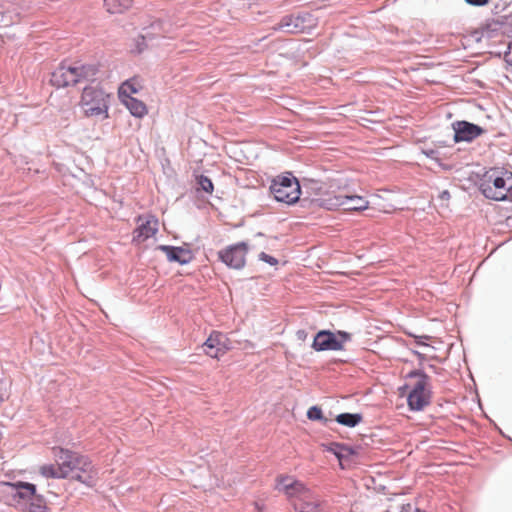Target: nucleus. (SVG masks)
<instances>
[{
  "instance_id": "23",
  "label": "nucleus",
  "mask_w": 512,
  "mask_h": 512,
  "mask_svg": "<svg viewBox=\"0 0 512 512\" xmlns=\"http://www.w3.org/2000/svg\"><path fill=\"white\" fill-rule=\"evenodd\" d=\"M325 447L327 451L334 454L339 460L343 459L346 456L354 454V450L343 443L332 442Z\"/></svg>"
},
{
  "instance_id": "12",
  "label": "nucleus",
  "mask_w": 512,
  "mask_h": 512,
  "mask_svg": "<svg viewBox=\"0 0 512 512\" xmlns=\"http://www.w3.org/2000/svg\"><path fill=\"white\" fill-rule=\"evenodd\" d=\"M431 401V390L429 386L422 383H415L407 395V404L411 411H422Z\"/></svg>"
},
{
  "instance_id": "8",
  "label": "nucleus",
  "mask_w": 512,
  "mask_h": 512,
  "mask_svg": "<svg viewBox=\"0 0 512 512\" xmlns=\"http://www.w3.org/2000/svg\"><path fill=\"white\" fill-rule=\"evenodd\" d=\"M74 462L69 476L88 487H93L96 483V472L90 459L87 456L77 455Z\"/></svg>"
},
{
  "instance_id": "42",
  "label": "nucleus",
  "mask_w": 512,
  "mask_h": 512,
  "mask_svg": "<svg viewBox=\"0 0 512 512\" xmlns=\"http://www.w3.org/2000/svg\"><path fill=\"white\" fill-rule=\"evenodd\" d=\"M413 353L418 357L420 361H423L425 359V356L422 353L418 351H413Z\"/></svg>"
},
{
  "instance_id": "31",
  "label": "nucleus",
  "mask_w": 512,
  "mask_h": 512,
  "mask_svg": "<svg viewBox=\"0 0 512 512\" xmlns=\"http://www.w3.org/2000/svg\"><path fill=\"white\" fill-rule=\"evenodd\" d=\"M407 378H417L418 380L416 383H422L423 386L430 385V377L423 370L420 369L410 371L407 374Z\"/></svg>"
},
{
  "instance_id": "46",
  "label": "nucleus",
  "mask_w": 512,
  "mask_h": 512,
  "mask_svg": "<svg viewBox=\"0 0 512 512\" xmlns=\"http://www.w3.org/2000/svg\"><path fill=\"white\" fill-rule=\"evenodd\" d=\"M4 398L2 396V394H0V403L3 402Z\"/></svg>"
},
{
  "instance_id": "40",
  "label": "nucleus",
  "mask_w": 512,
  "mask_h": 512,
  "mask_svg": "<svg viewBox=\"0 0 512 512\" xmlns=\"http://www.w3.org/2000/svg\"><path fill=\"white\" fill-rule=\"evenodd\" d=\"M297 337L298 339L300 340H303L306 338V332L304 330H299L297 331Z\"/></svg>"
},
{
  "instance_id": "20",
  "label": "nucleus",
  "mask_w": 512,
  "mask_h": 512,
  "mask_svg": "<svg viewBox=\"0 0 512 512\" xmlns=\"http://www.w3.org/2000/svg\"><path fill=\"white\" fill-rule=\"evenodd\" d=\"M77 453L72 452L64 448H54V456L57 461V465L61 468V471L68 477L70 475L74 460H76Z\"/></svg>"
},
{
  "instance_id": "13",
  "label": "nucleus",
  "mask_w": 512,
  "mask_h": 512,
  "mask_svg": "<svg viewBox=\"0 0 512 512\" xmlns=\"http://www.w3.org/2000/svg\"><path fill=\"white\" fill-rule=\"evenodd\" d=\"M140 224L134 231L133 241H144L153 237L158 232L159 221L154 215L139 216Z\"/></svg>"
},
{
  "instance_id": "19",
  "label": "nucleus",
  "mask_w": 512,
  "mask_h": 512,
  "mask_svg": "<svg viewBox=\"0 0 512 512\" xmlns=\"http://www.w3.org/2000/svg\"><path fill=\"white\" fill-rule=\"evenodd\" d=\"M3 485L10 490V493L14 497H18L23 500H30L36 494V485L30 482H6Z\"/></svg>"
},
{
  "instance_id": "4",
  "label": "nucleus",
  "mask_w": 512,
  "mask_h": 512,
  "mask_svg": "<svg viewBox=\"0 0 512 512\" xmlns=\"http://www.w3.org/2000/svg\"><path fill=\"white\" fill-rule=\"evenodd\" d=\"M318 25V18L309 11H299L283 16L273 30L286 34H309Z\"/></svg>"
},
{
  "instance_id": "30",
  "label": "nucleus",
  "mask_w": 512,
  "mask_h": 512,
  "mask_svg": "<svg viewBox=\"0 0 512 512\" xmlns=\"http://www.w3.org/2000/svg\"><path fill=\"white\" fill-rule=\"evenodd\" d=\"M197 184L199 186L198 190H202L206 193L211 194L214 190L212 180L205 175H200L199 177H197Z\"/></svg>"
},
{
  "instance_id": "44",
  "label": "nucleus",
  "mask_w": 512,
  "mask_h": 512,
  "mask_svg": "<svg viewBox=\"0 0 512 512\" xmlns=\"http://www.w3.org/2000/svg\"><path fill=\"white\" fill-rule=\"evenodd\" d=\"M255 236H257V237H262V236H264V234H263L262 232H258V233H256V235H255Z\"/></svg>"
},
{
  "instance_id": "5",
  "label": "nucleus",
  "mask_w": 512,
  "mask_h": 512,
  "mask_svg": "<svg viewBox=\"0 0 512 512\" xmlns=\"http://www.w3.org/2000/svg\"><path fill=\"white\" fill-rule=\"evenodd\" d=\"M313 202L320 206V208L327 210H335L341 206H346L345 209L349 211H363L369 205V202L362 196L342 193L327 195L325 198H318L313 200Z\"/></svg>"
},
{
  "instance_id": "41",
  "label": "nucleus",
  "mask_w": 512,
  "mask_h": 512,
  "mask_svg": "<svg viewBox=\"0 0 512 512\" xmlns=\"http://www.w3.org/2000/svg\"><path fill=\"white\" fill-rule=\"evenodd\" d=\"M426 338H428V337H427V336H421V337H418V336H417V337H416V343H417L418 345H425V344H424V342L422 341V339H426Z\"/></svg>"
},
{
  "instance_id": "11",
  "label": "nucleus",
  "mask_w": 512,
  "mask_h": 512,
  "mask_svg": "<svg viewBox=\"0 0 512 512\" xmlns=\"http://www.w3.org/2000/svg\"><path fill=\"white\" fill-rule=\"evenodd\" d=\"M203 346L205 353L212 358H219L231 348L227 336L219 331H213Z\"/></svg>"
},
{
  "instance_id": "1",
  "label": "nucleus",
  "mask_w": 512,
  "mask_h": 512,
  "mask_svg": "<svg viewBox=\"0 0 512 512\" xmlns=\"http://www.w3.org/2000/svg\"><path fill=\"white\" fill-rule=\"evenodd\" d=\"M269 191L277 202L288 206L300 202L302 207H306L309 200L308 197H301L303 195L301 184L292 172H285L274 177L271 180Z\"/></svg>"
},
{
  "instance_id": "2",
  "label": "nucleus",
  "mask_w": 512,
  "mask_h": 512,
  "mask_svg": "<svg viewBox=\"0 0 512 512\" xmlns=\"http://www.w3.org/2000/svg\"><path fill=\"white\" fill-rule=\"evenodd\" d=\"M111 94L99 86H86L81 95V107L88 117H97L101 120L109 117L108 109Z\"/></svg>"
},
{
  "instance_id": "25",
  "label": "nucleus",
  "mask_w": 512,
  "mask_h": 512,
  "mask_svg": "<svg viewBox=\"0 0 512 512\" xmlns=\"http://www.w3.org/2000/svg\"><path fill=\"white\" fill-rule=\"evenodd\" d=\"M132 5V0H104V6L111 14L122 13Z\"/></svg>"
},
{
  "instance_id": "45",
  "label": "nucleus",
  "mask_w": 512,
  "mask_h": 512,
  "mask_svg": "<svg viewBox=\"0 0 512 512\" xmlns=\"http://www.w3.org/2000/svg\"><path fill=\"white\" fill-rule=\"evenodd\" d=\"M429 368L432 369L433 371L436 370V366H434V365H429Z\"/></svg>"
},
{
  "instance_id": "36",
  "label": "nucleus",
  "mask_w": 512,
  "mask_h": 512,
  "mask_svg": "<svg viewBox=\"0 0 512 512\" xmlns=\"http://www.w3.org/2000/svg\"><path fill=\"white\" fill-rule=\"evenodd\" d=\"M468 5L482 7L488 4L489 0H464Z\"/></svg>"
},
{
  "instance_id": "9",
  "label": "nucleus",
  "mask_w": 512,
  "mask_h": 512,
  "mask_svg": "<svg viewBox=\"0 0 512 512\" xmlns=\"http://www.w3.org/2000/svg\"><path fill=\"white\" fill-rule=\"evenodd\" d=\"M248 248L246 242H239L230 245L224 250L218 252L219 259L228 267L240 270L246 264V254Z\"/></svg>"
},
{
  "instance_id": "33",
  "label": "nucleus",
  "mask_w": 512,
  "mask_h": 512,
  "mask_svg": "<svg viewBox=\"0 0 512 512\" xmlns=\"http://www.w3.org/2000/svg\"><path fill=\"white\" fill-rule=\"evenodd\" d=\"M259 260L269 264L270 266H275L278 264V259H276L275 257L265 253V252H261L258 256Z\"/></svg>"
},
{
  "instance_id": "27",
  "label": "nucleus",
  "mask_w": 512,
  "mask_h": 512,
  "mask_svg": "<svg viewBox=\"0 0 512 512\" xmlns=\"http://www.w3.org/2000/svg\"><path fill=\"white\" fill-rule=\"evenodd\" d=\"M307 418L311 421H320L322 425L328 426L330 422H332L331 419H328L324 417L322 409L317 406L313 405L307 410Z\"/></svg>"
},
{
  "instance_id": "38",
  "label": "nucleus",
  "mask_w": 512,
  "mask_h": 512,
  "mask_svg": "<svg viewBox=\"0 0 512 512\" xmlns=\"http://www.w3.org/2000/svg\"><path fill=\"white\" fill-rule=\"evenodd\" d=\"M508 51L504 55L505 61L512 66V47L511 45L508 46Z\"/></svg>"
},
{
  "instance_id": "22",
  "label": "nucleus",
  "mask_w": 512,
  "mask_h": 512,
  "mask_svg": "<svg viewBox=\"0 0 512 512\" xmlns=\"http://www.w3.org/2000/svg\"><path fill=\"white\" fill-rule=\"evenodd\" d=\"M285 493L288 496H293L294 494H297L300 495L301 498L310 495L309 489L305 486L304 483L298 480H293L289 484H285Z\"/></svg>"
},
{
  "instance_id": "37",
  "label": "nucleus",
  "mask_w": 512,
  "mask_h": 512,
  "mask_svg": "<svg viewBox=\"0 0 512 512\" xmlns=\"http://www.w3.org/2000/svg\"><path fill=\"white\" fill-rule=\"evenodd\" d=\"M423 153L426 155V157L432 159V160H437V155H438V151L435 150V149H426V150H423Z\"/></svg>"
},
{
  "instance_id": "6",
  "label": "nucleus",
  "mask_w": 512,
  "mask_h": 512,
  "mask_svg": "<svg viewBox=\"0 0 512 512\" xmlns=\"http://www.w3.org/2000/svg\"><path fill=\"white\" fill-rule=\"evenodd\" d=\"M165 26V22L160 19H155L145 26L141 34L135 39L132 52L141 54L145 50L157 46L167 33Z\"/></svg>"
},
{
  "instance_id": "28",
  "label": "nucleus",
  "mask_w": 512,
  "mask_h": 512,
  "mask_svg": "<svg viewBox=\"0 0 512 512\" xmlns=\"http://www.w3.org/2000/svg\"><path fill=\"white\" fill-rule=\"evenodd\" d=\"M499 31L502 32L501 17L498 18L497 20H492L491 22H487L482 27V34L488 38H492V37L496 36Z\"/></svg>"
},
{
  "instance_id": "18",
  "label": "nucleus",
  "mask_w": 512,
  "mask_h": 512,
  "mask_svg": "<svg viewBox=\"0 0 512 512\" xmlns=\"http://www.w3.org/2000/svg\"><path fill=\"white\" fill-rule=\"evenodd\" d=\"M119 99L129 110L132 116L143 118L147 114V107L141 100L131 96L124 88H119Z\"/></svg>"
},
{
  "instance_id": "32",
  "label": "nucleus",
  "mask_w": 512,
  "mask_h": 512,
  "mask_svg": "<svg viewBox=\"0 0 512 512\" xmlns=\"http://www.w3.org/2000/svg\"><path fill=\"white\" fill-rule=\"evenodd\" d=\"M502 33L512 37V13L509 15L501 16Z\"/></svg>"
},
{
  "instance_id": "17",
  "label": "nucleus",
  "mask_w": 512,
  "mask_h": 512,
  "mask_svg": "<svg viewBox=\"0 0 512 512\" xmlns=\"http://www.w3.org/2000/svg\"><path fill=\"white\" fill-rule=\"evenodd\" d=\"M303 197H308V202L306 203V207L314 206L319 207L313 200L318 198H325L328 194L324 195V187L320 181L314 179H303V183L301 184Z\"/></svg>"
},
{
  "instance_id": "35",
  "label": "nucleus",
  "mask_w": 512,
  "mask_h": 512,
  "mask_svg": "<svg viewBox=\"0 0 512 512\" xmlns=\"http://www.w3.org/2000/svg\"><path fill=\"white\" fill-rule=\"evenodd\" d=\"M120 88H124L128 94L132 96V94H135L138 92L137 88H135L132 84L129 83V81H126L122 84Z\"/></svg>"
},
{
  "instance_id": "7",
  "label": "nucleus",
  "mask_w": 512,
  "mask_h": 512,
  "mask_svg": "<svg viewBox=\"0 0 512 512\" xmlns=\"http://www.w3.org/2000/svg\"><path fill=\"white\" fill-rule=\"evenodd\" d=\"M351 338V334L346 331L320 330L315 334L311 347L317 352L340 351L343 350L344 343L350 341Z\"/></svg>"
},
{
  "instance_id": "21",
  "label": "nucleus",
  "mask_w": 512,
  "mask_h": 512,
  "mask_svg": "<svg viewBox=\"0 0 512 512\" xmlns=\"http://www.w3.org/2000/svg\"><path fill=\"white\" fill-rule=\"evenodd\" d=\"M363 420V416L361 413H341L336 416L335 421L343 426L354 428L358 424H360Z\"/></svg>"
},
{
  "instance_id": "26",
  "label": "nucleus",
  "mask_w": 512,
  "mask_h": 512,
  "mask_svg": "<svg viewBox=\"0 0 512 512\" xmlns=\"http://www.w3.org/2000/svg\"><path fill=\"white\" fill-rule=\"evenodd\" d=\"M40 473L43 477L46 478H54V479H60V478H67L65 473L61 471V468L57 465H43L40 467Z\"/></svg>"
},
{
  "instance_id": "3",
  "label": "nucleus",
  "mask_w": 512,
  "mask_h": 512,
  "mask_svg": "<svg viewBox=\"0 0 512 512\" xmlns=\"http://www.w3.org/2000/svg\"><path fill=\"white\" fill-rule=\"evenodd\" d=\"M488 178L492 185H481L483 195L494 201L512 202V172L495 168L491 170Z\"/></svg>"
},
{
  "instance_id": "43",
  "label": "nucleus",
  "mask_w": 512,
  "mask_h": 512,
  "mask_svg": "<svg viewBox=\"0 0 512 512\" xmlns=\"http://www.w3.org/2000/svg\"><path fill=\"white\" fill-rule=\"evenodd\" d=\"M401 512H410V511L403 508ZM415 512H422V511L420 509L416 508Z\"/></svg>"
},
{
  "instance_id": "16",
  "label": "nucleus",
  "mask_w": 512,
  "mask_h": 512,
  "mask_svg": "<svg viewBox=\"0 0 512 512\" xmlns=\"http://www.w3.org/2000/svg\"><path fill=\"white\" fill-rule=\"evenodd\" d=\"M158 249L166 254L169 262H176L180 265H186L194 258L192 251L184 247L159 245Z\"/></svg>"
},
{
  "instance_id": "10",
  "label": "nucleus",
  "mask_w": 512,
  "mask_h": 512,
  "mask_svg": "<svg viewBox=\"0 0 512 512\" xmlns=\"http://www.w3.org/2000/svg\"><path fill=\"white\" fill-rule=\"evenodd\" d=\"M451 126L454 131L453 141L455 143H471L485 132L481 126L467 120L454 121Z\"/></svg>"
},
{
  "instance_id": "29",
  "label": "nucleus",
  "mask_w": 512,
  "mask_h": 512,
  "mask_svg": "<svg viewBox=\"0 0 512 512\" xmlns=\"http://www.w3.org/2000/svg\"><path fill=\"white\" fill-rule=\"evenodd\" d=\"M30 501L28 512H46V501L42 495L36 493Z\"/></svg>"
},
{
  "instance_id": "34",
  "label": "nucleus",
  "mask_w": 512,
  "mask_h": 512,
  "mask_svg": "<svg viewBox=\"0 0 512 512\" xmlns=\"http://www.w3.org/2000/svg\"><path fill=\"white\" fill-rule=\"evenodd\" d=\"M291 481V477L287 475H281L277 478L276 488L285 491V484H289Z\"/></svg>"
},
{
  "instance_id": "15",
  "label": "nucleus",
  "mask_w": 512,
  "mask_h": 512,
  "mask_svg": "<svg viewBox=\"0 0 512 512\" xmlns=\"http://www.w3.org/2000/svg\"><path fill=\"white\" fill-rule=\"evenodd\" d=\"M50 83L57 89L75 86L72 65L61 63L51 73Z\"/></svg>"
},
{
  "instance_id": "24",
  "label": "nucleus",
  "mask_w": 512,
  "mask_h": 512,
  "mask_svg": "<svg viewBox=\"0 0 512 512\" xmlns=\"http://www.w3.org/2000/svg\"><path fill=\"white\" fill-rule=\"evenodd\" d=\"M294 508L297 512H320V503L318 500H310L307 496L295 503Z\"/></svg>"
},
{
  "instance_id": "39",
  "label": "nucleus",
  "mask_w": 512,
  "mask_h": 512,
  "mask_svg": "<svg viewBox=\"0 0 512 512\" xmlns=\"http://www.w3.org/2000/svg\"><path fill=\"white\" fill-rule=\"evenodd\" d=\"M439 199L443 201H448L450 199V193L448 190H443L439 194Z\"/></svg>"
},
{
  "instance_id": "14",
  "label": "nucleus",
  "mask_w": 512,
  "mask_h": 512,
  "mask_svg": "<svg viewBox=\"0 0 512 512\" xmlns=\"http://www.w3.org/2000/svg\"><path fill=\"white\" fill-rule=\"evenodd\" d=\"M75 86L83 82H94L99 73L97 63H82L77 61L72 65Z\"/></svg>"
}]
</instances>
